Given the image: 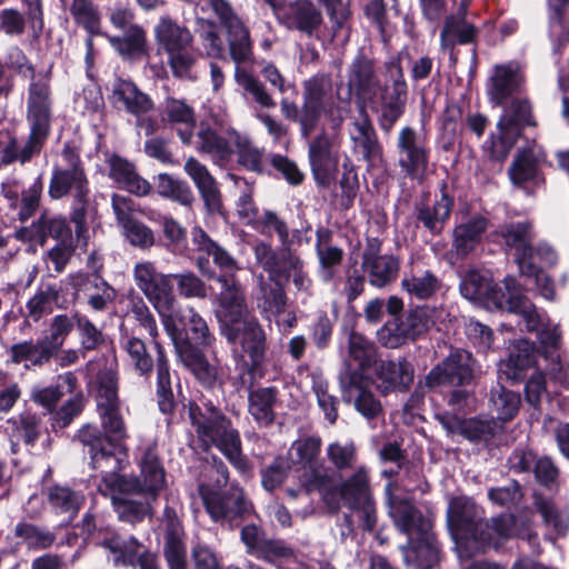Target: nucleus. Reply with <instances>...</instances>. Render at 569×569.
Returning a JSON list of instances; mask_svg holds the SVG:
<instances>
[{
	"label": "nucleus",
	"mask_w": 569,
	"mask_h": 569,
	"mask_svg": "<svg viewBox=\"0 0 569 569\" xmlns=\"http://www.w3.org/2000/svg\"><path fill=\"white\" fill-rule=\"evenodd\" d=\"M349 91L379 112L378 122L382 131L389 133L402 117L408 89L399 62L385 64L383 82L376 73L372 60L365 56L357 57L348 69Z\"/></svg>",
	"instance_id": "obj_1"
},
{
	"label": "nucleus",
	"mask_w": 569,
	"mask_h": 569,
	"mask_svg": "<svg viewBox=\"0 0 569 569\" xmlns=\"http://www.w3.org/2000/svg\"><path fill=\"white\" fill-rule=\"evenodd\" d=\"M97 408L104 430L87 425L78 433L80 442L89 448L93 469H118L120 459L113 450L127 438L126 423L120 410L117 376L112 371L98 377Z\"/></svg>",
	"instance_id": "obj_2"
},
{
	"label": "nucleus",
	"mask_w": 569,
	"mask_h": 569,
	"mask_svg": "<svg viewBox=\"0 0 569 569\" xmlns=\"http://www.w3.org/2000/svg\"><path fill=\"white\" fill-rule=\"evenodd\" d=\"M53 120V100L51 86L48 80L30 82L26 100V121L29 134L21 146L16 138L9 140L0 148V162L11 164L29 162L40 154L51 132Z\"/></svg>",
	"instance_id": "obj_3"
},
{
	"label": "nucleus",
	"mask_w": 569,
	"mask_h": 569,
	"mask_svg": "<svg viewBox=\"0 0 569 569\" xmlns=\"http://www.w3.org/2000/svg\"><path fill=\"white\" fill-rule=\"evenodd\" d=\"M189 416L203 446H216L237 469H247L239 432L222 412L211 405L204 411L198 406H190Z\"/></svg>",
	"instance_id": "obj_4"
},
{
	"label": "nucleus",
	"mask_w": 569,
	"mask_h": 569,
	"mask_svg": "<svg viewBox=\"0 0 569 569\" xmlns=\"http://www.w3.org/2000/svg\"><path fill=\"white\" fill-rule=\"evenodd\" d=\"M154 38L159 50L167 54L172 74L187 78L198 58L192 32L176 20L162 17L154 27Z\"/></svg>",
	"instance_id": "obj_5"
},
{
	"label": "nucleus",
	"mask_w": 569,
	"mask_h": 569,
	"mask_svg": "<svg viewBox=\"0 0 569 569\" xmlns=\"http://www.w3.org/2000/svg\"><path fill=\"white\" fill-rule=\"evenodd\" d=\"M140 477H127L116 472V469H101L102 482L110 490L120 493H142L154 498L164 486V470L157 453L156 443L149 445L140 461Z\"/></svg>",
	"instance_id": "obj_6"
},
{
	"label": "nucleus",
	"mask_w": 569,
	"mask_h": 569,
	"mask_svg": "<svg viewBox=\"0 0 569 569\" xmlns=\"http://www.w3.org/2000/svg\"><path fill=\"white\" fill-rule=\"evenodd\" d=\"M448 525L457 540L460 558L469 557L468 545L472 541H491V535H485L483 511L468 497L452 498L447 510Z\"/></svg>",
	"instance_id": "obj_7"
},
{
	"label": "nucleus",
	"mask_w": 569,
	"mask_h": 569,
	"mask_svg": "<svg viewBox=\"0 0 569 569\" xmlns=\"http://www.w3.org/2000/svg\"><path fill=\"white\" fill-rule=\"evenodd\" d=\"M216 280L220 284L216 298V317L220 331L230 343H236L240 335L241 320L250 316L244 290L237 276L218 274Z\"/></svg>",
	"instance_id": "obj_8"
},
{
	"label": "nucleus",
	"mask_w": 569,
	"mask_h": 569,
	"mask_svg": "<svg viewBox=\"0 0 569 569\" xmlns=\"http://www.w3.org/2000/svg\"><path fill=\"white\" fill-rule=\"evenodd\" d=\"M535 127L531 104L526 98L516 97L506 107L491 134L490 157L502 161L507 158L526 127Z\"/></svg>",
	"instance_id": "obj_9"
},
{
	"label": "nucleus",
	"mask_w": 569,
	"mask_h": 569,
	"mask_svg": "<svg viewBox=\"0 0 569 569\" xmlns=\"http://www.w3.org/2000/svg\"><path fill=\"white\" fill-rule=\"evenodd\" d=\"M345 507L352 510L365 530H372L377 522L376 502L370 485V471L359 466L338 488Z\"/></svg>",
	"instance_id": "obj_10"
},
{
	"label": "nucleus",
	"mask_w": 569,
	"mask_h": 569,
	"mask_svg": "<svg viewBox=\"0 0 569 569\" xmlns=\"http://www.w3.org/2000/svg\"><path fill=\"white\" fill-rule=\"evenodd\" d=\"M131 313L134 320L149 333L153 340V345L157 350L156 367L158 405L163 413H169L173 410L174 401L171 389L168 359L163 347L157 340L159 336L157 321L142 299L132 302Z\"/></svg>",
	"instance_id": "obj_11"
},
{
	"label": "nucleus",
	"mask_w": 569,
	"mask_h": 569,
	"mask_svg": "<svg viewBox=\"0 0 569 569\" xmlns=\"http://www.w3.org/2000/svg\"><path fill=\"white\" fill-rule=\"evenodd\" d=\"M321 446V438L312 435L297 439L290 448L293 462L301 466L299 483L307 491L319 490L330 482L328 471L319 460Z\"/></svg>",
	"instance_id": "obj_12"
},
{
	"label": "nucleus",
	"mask_w": 569,
	"mask_h": 569,
	"mask_svg": "<svg viewBox=\"0 0 569 569\" xmlns=\"http://www.w3.org/2000/svg\"><path fill=\"white\" fill-rule=\"evenodd\" d=\"M333 104V84L328 74L319 73L303 82L301 134L305 138L316 129L322 114L331 113Z\"/></svg>",
	"instance_id": "obj_13"
},
{
	"label": "nucleus",
	"mask_w": 569,
	"mask_h": 569,
	"mask_svg": "<svg viewBox=\"0 0 569 569\" xmlns=\"http://www.w3.org/2000/svg\"><path fill=\"white\" fill-rule=\"evenodd\" d=\"M199 493L208 513L214 521H226L232 526L233 522L250 513L252 509L242 489L237 486H231L226 493H219L209 483L200 485Z\"/></svg>",
	"instance_id": "obj_14"
},
{
	"label": "nucleus",
	"mask_w": 569,
	"mask_h": 569,
	"mask_svg": "<svg viewBox=\"0 0 569 569\" xmlns=\"http://www.w3.org/2000/svg\"><path fill=\"white\" fill-rule=\"evenodd\" d=\"M162 316L166 332L171 338L181 362L193 373L197 380L207 388H212L218 381V369L211 365L204 355L181 338L176 320L172 316Z\"/></svg>",
	"instance_id": "obj_15"
},
{
	"label": "nucleus",
	"mask_w": 569,
	"mask_h": 569,
	"mask_svg": "<svg viewBox=\"0 0 569 569\" xmlns=\"http://www.w3.org/2000/svg\"><path fill=\"white\" fill-rule=\"evenodd\" d=\"M401 489L411 491L415 488L399 481H390L386 486L389 515L395 526L401 532H405L408 538L415 537L418 532H427V530L431 529L430 519L425 517L409 499L398 495Z\"/></svg>",
	"instance_id": "obj_16"
},
{
	"label": "nucleus",
	"mask_w": 569,
	"mask_h": 569,
	"mask_svg": "<svg viewBox=\"0 0 569 569\" xmlns=\"http://www.w3.org/2000/svg\"><path fill=\"white\" fill-rule=\"evenodd\" d=\"M398 164L411 179L423 180L429 169V148L423 136L411 127H403L397 139Z\"/></svg>",
	"instance_id": "obj_17"
},
{
	"label": "nucleus",
	"mask_w": 569,
	"mask_h": 569,
	"mask_svg": "<svg viewBox=\"0 0 569 569\" xmlns=\"http://www.w3.org/2000/svg\"><path fill=\"white\" fill-rule=\"evenodd\" d=\"M475 365L476 360L469 351L455 350L429 371L425 383L429 388L468 385L473 379Z\"/></svg>",
	"instance_id": "obj_18"
},
{
	"label": "nucleus",
	"mask_w": 569,
	"mask_h": 569,
	"mask_svg": "<svg viewBox=\"0 0 569 569\" xmlns=\"http://www.w3.org/2000/svg\"><path fill=\"white\" fill-rule=\"evenodd\" d=\"M277 19L286 29L308 38H317L325 23L321 9L311 0L284 2Z\"/></svg>",
	"instance_id": "obj_19"
},
{
	"label": "nucleus",
	"mask_w": 569,
	"mask_h": 569,
	"mask_svg": "<svg viewBox=\"0 0 569 569\" xmlns=\"http://www.w3.org/2000/svg\"><path fill=\"white\" fill-rule=\"evenodd\" d=\"M342 399L352 403L357 412L372 421L383 416V406L373 391L366 386V378L358 371H346L340 376Z\"/></svg>",
	"instance_id": "obj_20"
},
{
	"label": "nucleus",
	"mask_w": 569,
	"mask_h": 569,
	"mask_svg": "<svg viewBox=\"0 0 569 569\" xmlns=\"http://www.w3.org/2000/svg\"><path fill=\"white\" fill-rule=\"evenodd\" d=\"M133 278L137 287L156 309L172 305L174 297L171 274L159 272L150 261H142L134 266Z\"/></svg>",
	"instance_id": "obj_21"
},
{
	"label": "nucleus",
	"mask_w": 569,
	"mask_h": 569,
	"mask_svg": "<svg viewBox=\"0 0 569 569\" xmlns=\"http://www.w3.org/2000/svg\"><path fill=\"white\" fill-rule=\"evenodd\" d=\"M63 154L69 167L54 169L48 189L49 197L53 200H58L67 196L70 191H72L73 198L88 196V179L79 157L70 149H66Z\"/></svg>",
	"instance_id": "obj_22"
},
{
	"label": "nucleus",
	"mask_w": 569,
	"mask_h": 569,
	"mask_svg": "<svg viewBox=\"0 0 569 569\" xmlns=\"http://www.w3.org/2000/svg\"><path fill=\"white\" fill-rule=\"evenodd\" d=\"M381 242L368 239L362 253V270L368 274L373 287L382 288L396 280L399 271V261L392 254H381Z\"/></svg>",
	"instance_id": "obj_23"
},
{
	"label": "nucleus",
	"mask_w": 569,
	"mask_h": 569,
	"mask_svg": "<svg viewBox=\"0 0 569 569\" xmlns=\"http://www.w3.org/2000/svg\"><path fill=\"white\" fill-rule=\"evenodd\" d=\"M309 161L318 184L328 186L339 163V144L326 133L318 134L309 144Z\"/></svg>",
	"instance_id": "obj_24"
},
{
	"label": "nucleus",
	"mask_w": 569,
	"mask_h": 569,
	"mask_svg": "<svg viewBox=\"0 0 569 569\" xmlns=\"http://www.w3.org/2000/svg\"><path fill=\"white\" fill-rule=\"evenodd\" d=\"M515 278H506V292L493 291L495 305L501 310L519 315L527 331L538 332L545 326L542 319L531 301L515 290Z\"/></svg>",
	"instance_id": "obj_25"
},
{
	"label": "nucleus",
	"mask_w": 569,
	"mask_h": 569,
	"mask_svg": "<svg viewBox=\"0 0 569 569\" xmlns=\"http://www.w3.org/2000/svg\"><path fill=\"white\" fill-rule=\"evenodd\" d=\"M70 234L67 220L48 210L41 212L39 218L28 227L17 229L13 237L22 242L44 246L48 238L64 239Z\"/></svg>",
	"instance_id": "obj_26"
},
{
	"label": "nucleus",
	"mask_w": 569,
	"mask_h": 569,
	"mask_svg": "<svg viewBox=\"0 0 569 569\" xmlns=\"http://www.w3.org/2000/svg\"><path fill=\"white\" fill-rule=\"evenodd\" d=\"M69 283L87 297L88 305L96 311L107 309L116 298L114 289L98 272H77L69 277Z\"/></svg>",
	"instance_id": "obj_27"
},
{
	"label": "nucleus",
	"mask_w": 569,
	"mask_h": 569,
	"mask_svg": "<svg viewBox=\"0 0 569 569\" xmlns=\"http://www.w3.org/2000/svg\"><path fill=\"white\" fill-rule=\"evenodd\" d=\"M183 170L194 183L206 210L209 213L219 212L222 207L221 192L206 164L194 157H189L184 162Z\"/></svg>",
	"instance_id": "obj_28"
},
{
	"label": "nucleus",
	"mask_w": 569,
	"mask_h": 569,
	"mask_svg": "<svg viewBox=\"0 0 569 569\" xmlns=\"http://www.w3.org/2000/svg\"><path fill=\"white\" fill-rule=\"evenodd\" d=\"M108 552L109 559L116 567H133L144 549L142 543L133 536L121 535L116 531L106 532L98 541Z\"/></svg>",
	"instance_id": "obj_29"
},
{
	"label": "nucleus",
	"mask_w": 569,
	"mask_h": 569,
	"mask_svg": "<svg viewBox=\"0 0 569 569\" xmlns=\"http://www.w3.org/2000/svg\"><path fill=\"white\" fill-rule=\"evenodd\" d=\"M453 204V198L442 190L440 197L432 204L423 201L416 203L415 213L417 221L432 236H438L448 223Z\"/></svg>",
	"instance_id": "obj_30"
},
{
	"label": "nucleus",
	"mask_w": 569,
	"mask_h": 569,
	"mask_svg": "<svg viewBox=\"0 0 569 569\" xmlns=\"http://www.w3.org/2000/svg\"><path fill=\"white\" fill-rule=\"evenodd\" d=\"M537 349L535 343L527 339L515 341L509 350L507 360L499 367V375L502 379L517 383L523 379V372L536 365Z\"/></svg>",
	"instance_id": "obj_31"
},
{
	"label": "nucleus",
	"mask_w": 569,
	"mask_h": 569,
	"mask_svg": "<svg viewBox=\"0 0 569 569\" xmlns=\"http://www.w3.org/2000/svg\"><path fill=\"white\" fill-rule=\"evenodd\" d=\"M110 101L116 108L134 116L147 113L153 107L146 93L140 91L132 81L122 78H117L111 83Z\"/></svg>",
	"instance_id": "obj_32"
},
{
	"label": "nucleus",
	"mask_w": 569,
	"mask_h": 569,
	"mask_svg": "<svg viewBox=\"0 0 569 569\" xmlns=\"http://www.w3.org/2000/svg\"><path fill=\"white\" fill-rule=\"evenodd\" d=\"M66 12H68L73 22L83 28L89 37L86 40L88 56L93 48L92 36L100 34L101 12L94 0H60Z\"/></svg>",
	"instance_id": "obj_33"
},
{
	"label": "nucleus",
	"mask_w": 569,
	"mask_h": 569,
	"mask_svg": "<svg viewBox=\"0 0 569 569\" xmlns=\"http://www.w3.org/2000/svg\"><path fill=\"white\" fill-rule=\"evenodd\" d=\"M467 3L461 12L446 18L441 33V47L452 49L456 44H473L479 29L466 18Z\"/></svg>",
	"instance_id": "obj_34"
},
{
	"label": "nucleus",
	"mask_w": 569,
	"mask_h": 569,
	"mask_svg": "<svg viewBox=\"0 0 569 569\" xmlns=\"http://www.w3.org/2000/svg\"><path fill=\"white\" fill-rule=\"evenodd\" d=\"M108 164L109 177L119 188L138 197H144L150 193L151 184L138 174L131 162L119 156H112L109 158Z\"/></svg>",
	"instance_id": "obj_35"
},
{
	"label": "nucleus",
	"mask_w": 569,
	"mask_h": 569,
	"mask_svg": "<svg viewBox=\"0 0 569 569\" xmlns=\"http://www.w3.org/2000/svg\"><path fill=\"white\" fill-rule=\"evenodd\" d=\"M405 560L417 569H431L438 562V547L431 529L409 537V543L403 548Z\"/></svg>",
	"instance_id": "obj_36"
},
{
	"label": "nucleus",
	"mask_w": 569,
	"mask_h": 569,
	"mask_svg": "<svg viewBox=\"0 0 569 569\" xmlns=\"http://www.w3.org/2000/svg\"><path fill=\"white\" fill-rule=\"evenodd\" d=\"M521 77L517 68L511 64L497 66L493 76L490 78V86L488 89L489 98L497 106H502L509 99L510 101L519 97Z\"/></svg>",
	"instance_id": "obj_37"
},
{
	"label": "nucleus",
	"mask_w": 569,
	"mask_h": 569,
	"mask_svg": "<svg viewBox=\"0 0 569 569\" xmlns=\"http://www.w3.org/2000/svg\"><path fill=\"white\" fill-rule=\"evenodd\" d=\"M8 362L23 365L27 370H34L50 363L54 357L42 340H24L12 345L8 350Z\"/></svg>",
	"instance_id": "obj_38"
},
{
	"label": "nucleus",
	"mask_w": 569,
	"mask_h": 569,
	"mask_svg": "<svg viewBox=\"0 0 569 569\" xmlns=\"http://www.w3.org/2000/svg\"><path fill=\"white\" fill-rule=\"evenodd\" d=\"M383 392L406 391L413 381V368L405 358L382 361L376 371Z\"/></svg>",
	"instance_id": "obj_39"
},
{
	"label": "nucleus",
	"mask_w": 569,
	"mask_h": 569,
	"mask_svg": "<svg viewBox=\"0 0 569 569\" xmlns=\"http://www.w3.org/2000/svg\"><path fill=\"white\" fill-rule=\"evenodd\" d=\"M488 228V220L482 216H473L468 221L457 224L452 231V248L458 257L465 258L480 242Z\"/></svg>",
	"instance_id": "obj_40"
},
{
	"label": "nucleus",
	"mask_w": 569,
	"mask_h": 569,
	"mask_svg": "<svg viewBox=\"0 0 569 569\" xmlns=\"http://www.w3.org/2000/svg\"><path fill=\"white\" fill-rule=\"evenodd\" d=\"M441 282L438 277L428 269L419 264H413L408 272L403 274L401 287L405 292L417 300L431 298L439 289Z\"/></svg>",
	"instance_id": "obj_41"
},
{
	"label": "nucleus",
	"mask_w": 569,
	"mask_h": 569,
	"mask_svg": "<svg viewBox=\"0 0 569 569\" xmlns=\"http://www.w3.org/2000/svg\"><path fill=\"white\" fill-rule=\"evenodd\" d=\"M238 340L251 360L252 369L258 368L266 355V333L259 321L251 316L241 320Z\"/></svg>",
	"instance_id": "obj_42"
},
{
	"label": "nucleus",
	"mask_w": 569,
	"mask_h": 569,
	"mask_svg": "<svg viewBox=\"0 0 569 569\" xmlns=\"http://www.w3.org/2000/svg\"><path fill=\"white\" fill-rule=\"evenodd\" d=\"M379 353L375 342L359 332H350L347 362L349 367L355 366V369L350 368L348 371H358L363 375L377 365Z\"/></svg>",
	"instance_id": "obj_43"
},
{
	"label": "nucleus",
	"mask_w": 569,
	"mask_h": 569,
	"mask_svg": "<svg viewBox=\"0 0 569 569\" xmlns=\"http://www.w3.org/2000/svg\"><path fill=\"white\" fill-rule=\"evenodd\" d=\"M499 234L505 244L515 251L517 263L526 261L527 252L535 239L532 223L530 221L505 223L500 227Z\"/></svg>",
	"instance_id": "obj_44"
},
{
	"label": "nucleus",
	"mask_w": 569,
	"mask_h": 569,
	"mask_svg": "<svg viewBox=\"0 0 569 569\" xmlns=\"http://www.w3.org/2000/svg\"><path fill=\"white\" fill-rule=\"evenodd\" d=\"M278 398L276 387L257 388L248 395V411L260 427H268L276 419L274 405Z\"/></svg>",
	"instance_id": "obj_45"
},
{
	"label": "nucleus",
	"mask_w": 569,
	"mask_h": 569,
	"mask_svg": "<svg viewBox=\"0 0 569 569\" xmlns=\"http://www.w3.org/2000/svg\"><path fill=\"white\" fill-rule=\"evenodd\" d=\"M223 30L229 56L237 67L251 62L253 59V42L250 37V30L243 20L231 26L229 24Z\"/></svg>",
	"instance_id": "obj_46"
},
{
	"label": "nucleus",
	"mask_w": 569,
	"mask_h": 569,
	"mask_svg": "<svg viewBox=\"0 0 569 569\" xmlns=\"http://www.w3.org/2000/svg\"><path fill=\"white\" fill-rule=\"evenodd\" d=\"M224 134L221 137L210 127H201L197 133V150L208 154L214 163L223 164L233 153L227 130Z\"/></svg>",
	"instance_id": "obj_47"
},
{
	"label": "nucleus",
	"mask_w": 569,
	"mask_h": 569,
	"mask_svg": "<svg viewBox=\"0 0 569 569\" xmlns=\"http://www.w3.org/2000/svg\"><path fill=\"white\" fill-rule=\"evenodd\" d=\"M98 488L102 495L111 496L113 506L120 520L136 525L137 522L142 521L146 517L151 516V506L149 501V498H151L150 496H144V501L123 498L118 496L121 493L117 490L114 492H110V490L107 489L102 481Z\"/></svg>",
	"instance_id": "obj_48"
},
{
	"label": "nucleus",
	"mask_w": 569,
	"mask_h": 569,
	"mask_svg": "<svg viewBox=\"0 0 569 569\" xmlns=\"http://www.w3.org/2000/svg\"><path fill=\"white\" fill-rule=\"evenodd\" d=\"M193 242L199 251L212 257L214 264L221 271L220 274L237 276L240 270L237 260L224 248L210 239L202 229L193 231Z\"/></svg>",
	"instance_id": "obj_49"
},
{
	"label": "nucleus",
	"mask_w": 569,
	"mask_h": 569,
	"mask_svg": "<svg viewBox=\"0 0 569 569\" xmlns=\"http://www.w3.org/2000/svg\"><path fill=\"white\" fill-rule=\"evenodd\" d=\"M519 393L508 390L498 383L490 391L489 408L495 420L501 425L512 420L520 408Z\"/></svg>",
	"instance_id": "obj_50"
},
{
	"label": "nucleus",
	"mask_w": 569,
	"mask_h": 569,
	"mask_svg": "<svg viewBox=\"0 0 569 569\" xmlns=\"http://www.w3.org/2000/svg\"><path fill=\"white\" fill-rule=\"evenodd\" d=\"M163 120L172 124H183L184 130H179V137L186 144L191 142L192 129L196 124L193 109L183 100L168 98L163 106Z\"/></svg>",
	"instance_id": "obj_51"
},
{
	"label": "nucleus",
	"mask_w": 569,
	"mask_h": 569,
	"mask_svg": "<svg viewBox=\"0 0 569 569\" xmlns=\"http://www.w3.org/2000/svg\"><path fill=\"white\" fill-rule=\"evenodd\" d=\"M14 536L19 539L20 545L32 551L49 549L57 540L53 531L32 522L17 523Z\"/></svg>",
	"instance_id": "obj_52"
},
{
	"label": "nucleus",
	"mask_w": 569,
	"mask_h": 569,
	"mask_svg": "<svg viewBox=\"0 0 569 569\" xmlns=\"http://www.w3.org/2000/svg\"><path fill=\"white\" fill-rule=\"evenodd\" d=\"M56 386L34 388L31 391V400L52 412L66 393H72L77 385V378L72 372L59 377Z\"/></svg>",
	"instance_id": "obj_53"
},
{
	"label": "nucleus",
	"mask_w": 569,
	"mask_h": 569,
	"mask_svg": "<svg viewBox=\"0 0 569 569\" xmlns=\"http://www.w3.org/2000/svg\"><path fill=\"white\" fill-rule=\"evenodd\" d=\"M258 307L263 312L280 315L284 310L286 296L282 286L272 277L266 279L262 274L258 277Z\"/></svg>",
	"instance_id": "obj_54"
},
{
	"label": "nucleus",
	"mask_w": 569,
	"mask_h": 569,
	"mask_svg": "<svg viewBox=\"0 0 569 569\" xmlns=\"http://www.w3.org/2000/svg\"><path fill=\"white\" fill-rule=\"evenodd\" d=\"M227 134L237 148L239 163L248 170L262 171L264 164L263 151L253 146L246 134L238 132L233 128H227Z\"/></svg>",
	"instance_id": "obj_55"
},
{
	"label": "nucleus",
	"mask_w": 569,
	"mask_h": 569,
	"mask_svg": "<svg viewBox=\"0 0 569 569\" xmlns=\"http://www.w3.org/2000/svg\"><path fill=\"white\" fill-rule=\"evenodd\" d=\"M48 502L56 513L72 520L83 503V496L68 487L53 486L48 489Z\"/></svg>",
	"instance_id": "obj_56"
},
{
	"label": "nucleus",
	"mask_w": 569,
	"mask_h": 569,
	"mask_svg": "<svg viewBox=\"0 0 569 569\" xmlns=\"http://www.w3.org/2000/svg\"><path fill=\"white\" fill-rule=\"evenodd\" d=\"M156 188L160 197L170 199L183 207H191L194 196L190 186L169 173H159L156 178Z\"/></svg>",
	"instance_id": "obj_57"
},
{
	"label": "nucleus",
	"mask_w": 569,
	"mask_h": 569,
	"mask_svg": "<svg viewBox=\"0 0 569 569\" xmlns=\"http://www.w3.org/2000/svg\"><path fill=\"white\" fill-rule=\"evenodd\" d=\"M120 345L134 370L141 376H149L153 369V359L148 352L144 341L138 337L124 335Z\"/></svg>",
	"instance_id": "obj_58"
},
{
	"label": "nucleus",
	"mask_w": 569,
	"mask_h": 569,
	"mask_svg": "<svg viewBox=\"0 0 569 569\" xmlns=\"http://www.w3.org/2000/svg\"><path fill=\"white\" fill-rule=\"evenodd\" d=\"M163 552L168 566L187 563L183 529L178 520L170 519L167 523Z\"/></svg>",
	"instance_id": "obj_59"
},
{
	"label": "nucleus",
	"mask_w": 569,
	"mask_h": 569,
	"mask_svg": "<svg viewBox=\"0 0 569 569\" xmlns=\"http://www.w3.org/2000/svg\"><path fill=\"white\" fill-rule=\"evenodd\" d=\"M267 563L278 568H283V565H291L297 562V553L295 549L281 539H268L259 548V553L256 556Z\"/></svg>",
	"instance_id": "obj_60"
},
{
	"label": "nucleus",
	"mask_w": 569,
	"mask_h": 569,
	"mask_svg": "<svg viewBox=\"0 0 569 569\" xmlns=\"http://www.w3.org/2000/svg\"><path fill=\"white\" fill-rule=\"evenodd\" d=\"M77 315H57L54 316L49 325V335L41 339L53 356L58 355V351L64 345L68 336L76 327Z\"/></svg>",
	"instance_id": "obj_61"
},
{
	"label": "nucleus",
	"mask_w": 569,
	"mask_h": 569,
	"mask_svg": "<svg viewBox=\"0 0 569 569\" xmlns=\"http://www.w3.org/2000/svg\"><path fill=\"white\" fill-rule=\"evenodd\" d=\"M556 262V251L548 243L539 242L537 244L531 243L526 261H519L518 266L522 274L531 277L542 267H551Z\"/></svg>",
	"instance_id": "obj_62"
},
{
	"label": "nucleus",
	"mask_w": 569,
	"mask_h": 569,
	"mask_svg": "<svg viewBox=\"0 0 569 569\" xmlns=\"http://www.w3.org/2000/svg\"><path fill=\"white\" fill-rule=\"evenodd\" d=\"M234 79L237 83L249 94L257 104L264 109L276 107V101L267 91L264 84L244 69L237 67L234 70Z\"/></svg>",
	"instance_id": "obj_63"
},
{
	"label": "nucleus",
	"mask_w": 569,
	"mask_h": 569,
	"mask_svg": "<svg viewBox=\"0 0 569 569\" xmlns=\"http://www.w3.org/2000/svg\"><path fill=\"white\" fill-rule=\"evenodd\" d=\"M58 297L59 292L54 286H48L36 292L26 305L27 318L38 322L44 316L50 315Z\"/></svg>",
	"instance_id": "obj_64"
}]
</instances>
